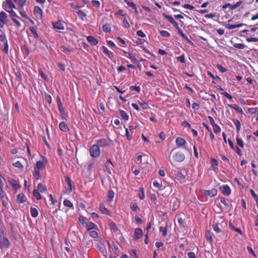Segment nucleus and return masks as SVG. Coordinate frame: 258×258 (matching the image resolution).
<instances>
[{"mask_svg":"<svg viewBox=\"0 0 258 258\" xmlns=\"http://www.w3.org/2000/svg\"><path fill=\"white\" fill-rule=\"evenodd\" d=\"M185 159L184 154L181 151L173 152L170 153L168 160L172 165L173 163L181 162Z\"/></svg>","mask_w":258,"mask_h":258,"instance_id":"nucleus-1","label":"nucleus"},{"mask_svg":"<svg viewBox=\"0 0 258 258\" xmlns=\"http://www.w3.org/2000/svg\"><path fill=\"white\" fill-rule=\"evenodd\" d=\"M223 222H224V220L222 216H215L212 224L213 230L217 233H220L221 230L219 225Z\"/></svg>","mask_w":258,"mask_h":258,"instance_id":"nucleus-2","label":"nucleus"},{"mask_svg":"<svg viewBox=\"0 0 258 258\" xmlns=\"http://www.w3.org/2000/svg\"><path fill=\"white\" fill-rule=\"evenodd\" d=\"M89 153L92 157L98 158L100 155V148L96 144L93 145L89 149Z\"/></svg>","mask_w":258,"mask_h":258,"instance_id":"nucleus-3","label":"nucleus"},{"mask_svg":"<svg viewBox=\"0 0 258 258\" xmlns=\"http://www.w3.org/2000/svg\"><path fill=\"white\" fill-rule=\"evenodd\" d=\"M174 27L177 30L178 34L181 37L184 39L188 44L194 45V43L190 40L183 33L182 30L179 27L178 24L175 21L174 23L172 24Z\"/></svg>","mask_w":258,"mask_h":258,"instance_id":"nucleus-4","label":"nucleus"},{"mask_svg":"<svg viewBox=\"0 0 258 258\" xmlns=\"http://www.w3.org/2000/svg\"><path fill=\"white\" fill-rule=\"evenodd\" d=\"M3 8L8 12L16 8L15 5L11 0H5L3 3Z\"/></svg>","mask_w":258,"mask_h":258,"instance_id":"nucleus-5","label":"nucleus"},{"mask_svg":"<svg viewBox=\"0 0 258 258\" xmlns=\"http://www.w3.org/2000/svg\"><path fill=\"white\" fill-rule=\"evenodd\" d=\"M111 140L109 138L100 139L96 141L97 145L100 147H106L110 145Z\"/></svg>","mask_w":258,"mask_h":258,"instance_id":"nucleus-6","label":"nucleus"},{"mask_svg":"<svg viewBox=\"0 0 258 258\" xmlns=\"http://www.w3.org/2000/svg\"><path fill=\"white\" fill-rule=\"evenodd\" d=\"M42 158H43V161H37L34 166V168L41 170H42L45 168L46 164L47 163V159L44 156H42Z\"/></svg>","mask_w":258,"mask_h":258,"instance_id":"nucleus-7","label":"nucleus"},{"mask_svg":"<svg viewBox=\"0 0 258 258\" xmlns=\"http://www.w3.org/2000/svg\"><path fill=\"white\" fill-rule=\"evenodd\" d=\"M8 13H10V17L11 20L15 23L17 26L18 27H21V23L16 19V18H19V16H17L16 13L13 10L8 12Z\"/></svg>","mask_w":258,"mask_h":258,"instance_id":"nucleus-8","label":"nucleus"},{"mask_svg":"<svg viewBox=\"0 0 258 258\" xmlns=\"http://www.w3.org/2000/svg\"><path fill=\"white\" fill-rule=\"evenodd\" d=\"M219 189L222 194L225 196H228L231 194V189L230 187L227 184L223 185L220 186Z\"/></svg>","mask_w":258,"mask_h":258,"instance_id":"nucleus-9","label":"nucleus"},{"mask_svg":"<svg viewBox=\"0 0 258 258\" xmlns=\"http://www.w3.org/2000/svg\"><path fill=\"white\" fill-rule=\"evenodd\" d=\"M34 14L38 19H41L42 17L43 11L38 6H35L34 8Z\"/></svg>","mask_w":258,"mask_h":258,"instance_id":"nucleus-10","label":"nucleus"},{"mask_svg":"<svg viewBox=\"0 0 258 258\" xmlns=\"http://www.w3.org/2000/svg\"><path fill=\"white\" fill-rule=\"evenodd\" d=\"M7 15L5 12L2 11L0 13V28H3L6 23Z\"/></svg>","mask_w":258,"mask_h":258,"instance_id":"nucleus-11","label":"nucleus"},{"mask_svg":"<svg viewBox=\"0 0 258 258\" xmlns=\"http://www.w3.org/2000/svg\"><path fill=\"white\" fill-rule=\"evenodd\" d=\"M10 245V242L7 237H4L0 241V247L7 248Z\"/></svg>","mask_w":258,"mask_h":258,"instance_id":"nucleus-12","label":"nucleus"},{"mask_svg":"<svg viewBox=\"0 0 258 258\" xmlns=\"http://www.w3.org/2000/svg\"><path fill=\"white\" fill-rule=\"evenodd\" d=\"M102 49L103 52L106 55H107L110 59H112L114 58V55L113 53L111 51H110V50H109L106 47L104 46H102Z\"/></svg>","mask_w":258,"mask_h":258,"instance_id":"nucleus-13","label":"nucleus"},{"mask_svg":"<svg viewBox=\"0 0 258 258\" xmlns=\"http://www.w3.org/2000/svg\"><path fill=\"white\" fill-rule=\"evenodd\" d=\"M175 144L178 147H180L185 146L186 144V142L184 139L178 137L175 140Z\"/></svg>","mask_w":258,"mask_h":258,"instance_id":"nucleus-14","label":"nucleus"},{"mask_svg":"<svg viewBox=\"0 0 258 258\" xmlns=\"http://www.w3.org/2000/svg\"><path fill=\"white\" fill-rule=\"evenodd\" d=\"M87 40L91 45L93 46L96 45L98 43V40L92 36H87Z\"/></svg>","mask_w":258,"mask_h":258,"instance_id":"nucleus-15","label":"nucleus"},{"mask_svg":"<svg viewBox=\"0 0 258 258\" xmlns=\"http://www.w3.org/2000/svg\"><path fill=\"white\" fill-rule=\"evenodd\" d=\"M53 27L55 29L62 30L64 29L63 24L60 21L52 23Z\"/></svg>","mask_w":258,"mask_h":258,"instance_id":"nucleus-16","label":"nucleus"},{"mask_svg":"<svg viewBox=\"0 0 258 258\" xmlns=\"http://www.w3.org/2000/svg\"><path fill=\"white\" fill-rule=\"evenodd\" d=\"M205 195L211 197H215L217 194V190L216 188H212L211 190H206L204 192Z\"/></svg>","mask_w":258,"mask_h":258,"instance_id":"nucleus-17","label":"nucleus"},{"mask_svg":"<svg viewBox=\"0 0 258 258\" xmlns=\"http://www.w3.org/2000/svg\"><path fill=\"white\" fill-rule=\"evenodd\" d=\"M9 182L15 189H18L20 187L19 182L13 178L9 179Z\"/></svg>","mask_w":258,"mask_h":258,"instance_id":"nucleus-18","label":"nucleus"},{"mask_svg":"<svg viewBox=\"0 0 258 258\" xmlns=\"http://www.w3.org/2000/svg\"><path fill=\"white\" fill-rule=\"evenodd\" d=\"M59 128L60 131L63 132H68L70 130L68 125L63 121L59 123Z\"/></svg>","mask_w":258,"mask_h":258,"instance_id":"nucleus-19","label":"nucleus"},{"mask_svg":"<svg viewBox=\"0 0 258 258\" xmlns=\"http://www.w3.org/2000/svg\"><path fill=\"white\" fill-rule=\"evenodd\" d=\"M228 106L232 109H234L239 114H241V115H242L243 114L242 109L240 107L238 106L237 105H236V104H229Z\"/></svg>","mask_w":258,"mask_h":258,"instance_id":"nucleus-20","label":"nucleus"},{"mask_svg":"<svg viewBox=\"0 0 258 258\" xmlns=\"http://www.w3.org/2000/svg\"><path fill=\"white\" fill-rule=\"evenodd\" d=\"M243 26H246V24L243 23H240L238 24H227L226 25V28L228 29L231 30L236 28H239Z\"/></svg>","mask_w":258,"mask_h":258,"instance_id":"nucleus-21","label":"nucleus"},{"mask_svg":"<svg viewBox=\"0 0 258 258\" xmlns=\"http://www.w3.org/2000/svg\"><path fill=\"white\" fill-rule=\"evenodd\" d=\"M26 201V197L23 193H20L17 196V201L18 203H23Z\"/></svg>","mask_w":258,"mask_h":258,"instance_id":"nucleus-22","label":"nucleus"},{"mask_svg":"<svg viewBox=\"0 0 258 258\" xmlns=\"http://www.w3.org/2000/svg\"><path fill=\"white\" fill-rule=\"evenodd\" d=\"M29 29L30 31V32H31V33L33 35V37L36 39H39V36L38 34V33L37 32L36 29L35 27H34L33 26H30V27H29Z\"/></svg>","mask_w":258,"mask_h":258,"instance_id":"nucleus-23","label":"nucleus"},{"mask_svg":"<svg viewBox=\"0 0 258 258\" xmlns=\"http://www.w3.org/2000/svg\"><path fill=\"white\" fill-rule=\"evenodd\" d=\"M143 236V231L141 228H136L135 231L134 238L138 239Z\"/></svg>","mask_w":258,"mask_h":258,"instance_id":"nucleus-24","label":"nucleus"},{"mask_svg":"<svg viewBox=\"0 0 258 258\" xmlns=\"http://www.w3.org/2000/svg\"><path fill=\"white\" fill-rule=\"evenodd\" d=\"M41 170L37 169L34 167V171L33 172V176L36 180H38L41 178L40 171Z\"/></svg>","mask_w":258,"mask_h":258,"instance_id":"nucleus-25","label":"nucleus"},{"mask_svg":"<svg viewBox=\"0 0 258 258\" xmlns=\"http://www.w3.org/2000/svg\"><path fill=\"white\" fill-rule=\"evenodd\" d=\"M119 114L124 121H127L129 119V116L125 111L119 110Z\"/></svg>","mask_w":258,"mask_h":258,"instance_id":"nucleus-26","label":"nucleus"},{"mask_svg":"<svg viewBox=\"0 0 258 258\" xmlns=\"http://www.w3.org/2000/svg\"><path fill=\"white\" fill-rule=\"evenodd\" d=\"M138 196L141 200H144L145 199V192L144 188L143 187L139 188L138 192Z\"/></svg>","mask_w":258,"mask_h":258,"instance_id":"nucleus-27","label":"nucleus"},{"mask_svg":"<svg viewBox=\"0 0 258 258\" xmlns=\"http://www.w3.org/2000/svg\"><path fill=\"white\" fill-rule=\"evenodd\" d=\"M123 52L124 53H126L128 55L127 57L129 58L130 59H131V60L133 63L138 62V60L135 58V56L134 55V54L132 53L127 52L125 51H124Z\"/></svg>","mask_w":258,"mask_h":258,"instance_id":"nucleus-28","label":"nucleus"},{"mask_svg":"<svg viewBox=\"0 0 258 258\" xmlns=\"http://www.w3.org/2000/svg\"><path fill=\"white\" fill-rule=\"evenodd\" d=\"M59 111L61 115L63 116V118H66L68 117V114L66 112L64 108L63 107V105L58 107Z\"/></svg>","mask_w":258,"mask_h":258,"instance_id":"nucleus-29","label":"nucleus"},{"mask_svg":"<svg viewBox=\"0 0 258 258\" xmlns=\"http://www.w3.org/2000/svg\"><path fill=\"white\" fill-rule=\"evenodd\" d=\"M33 196L34 198L37 200H40L42 199L41 195H40L39 191H38L37 189H34L33 190Z\"/></svg>","mask_w":258,"mask_h":258,"instance_id":"nucleus-30","label":"nucleus"},{"mask_svg":"<svg viewBox=\"0 0 258 258\" xmlns=\"http://www.w3.org/2000/svg\"><path fill=\"white\" fill-rule=\"evenodd\" d=\"M102 29H103V31L105 32H106V33L111 32V30L110 25L109 24H107V23L103 25L102 26Z\"/></svg>","mask_w":258,"mask_h":258,"instance_id":"nucleus-31","label":"nucleus"},{"mask_svg":"<svg viewBox=\"0 0 258 258\" xmlns=\"http://www.w3.org/2000/svg\"><path fill=\"white\" fill-rule=\"evenodd\" d=\"M38 191L43 192L46 190V187L41 183H38L37 185V189Z\"/></svg>","mask_w":258,"mask_h":258,"instance_id":"nucleus-32","label":"nucleus"},{"mask_svg":"<svg viewBox=\"0 0 258 258\" xmlns=\"http://www.w3.org/2000/svg\"><path fill=\"white\" fill-rule=\"evenodd\" d=\"M233 122L236 126L237 131L239 132L241 129V123L239 120L237 119H233Z\"/></svg>","mask_w":258,"mask_h":258,"instance_id":"nucleus-33","label":"nucleus"},{"mask_svg":"<svg viewBox=\"0 0 258 258\" xmlns=\"http://www.w3.org/2000/svg\"><path fill=\"white\" fill-rule=\"evenodd\" d=\"M124 1L125 3H126L127 4V5L132 8L133 9H134L136 12L137 13L138 12V10H137V7L136 6V5L133 3V2H129L128 0H123Z\"/></svg>","mask_w":258,"mask_h":258,"instance_id":"nucleus-34","label":"nucleus"},{"mask_svg":"<svg viewBox=\"0 0 258 258\" xmlns=\"http://www.w3.org/2000/svg\"><path fill=\"white\" fill-rule=\"evenodd\" d=\"M13 165L16 168H18L20 169L21 170H23L24 167L21 162H20L19 161H18L15 163H13Z\"/></svg>","mask_w":258,"mask_h":258,"instance_id":"nucleus-35","label":"nucleus"},{"mask_svg":"<svg viewBox=\"0 0 258 258\" xmlns=\"http://www.w3.org/2000/svg\"><path fill=\"white\" fill-rule=\"evenodd\" d=\"M77 15L80 17V18L83 20L86 17V14L84 12H83L82 10H79L77 12Z\"/></svg>","mask_w":258,"mask_h":258,"instance_id":"nucleus-36","label":"nucleus"},{"mask_svg":"<svg viewBox=\"0 0 258 258\" xmlns=\"http://www.w3.org/2000/svg\"><path fill=\"white\" fill-rule=\"evenodd\" d=\"M63 205L67 207L70 208H73V204L72 203L68 200H65L63 201Z\"/></svg>","mask_w":258,"mask_h":258,"instance_id":"nucleus-37","label":"nucleus"},{"mask_svg":"<svg viewBox=\"0 0 258 258\" xmlns=\"http://www.w3.org/2000/svg\"><path fill=\"white\" fill-rule=\"evenodd\" d=\"M86 226L88 228V230H91L94 229L96 225L92 222L86 223Z\"/></svg>","mask_w":258,"mask_h":258,"instance_id":"nucleus-38","label":"nucleus"},{"mask_svg":"<svg viewBox=\"0 0 258 258\" xmlns=\"http://www.w3.org/2000/svg\"><path fill=\"white\" fill-rule=\"evenodd\" d=\"M206 237L208 242H209L210 243L212 242V241H213L212 236V234L210 231H206Z\"/></svg>","mask_w":258,"mask_h":258,"instance_id":"nucleus-39","label":"nucleus"},{"mask_svg":"<svg viewBox=\"0 0 258 258\" xmlns=\"http://www.w3.org/2000/svg\"><path fill=\"white\" fill-rule=\"evenodd\" d=\"M212 127L213 128V131L215 134L219 133L221 132V128L218 124H215L213 125Z\"/></svg>","mask_w":258,"mask_h":258,"instance_id":"nucleus-40","label":"nucleus"},{"mask_svg":"<svg viewBox=\"0 0 258 258\" xmlns=\"http://www.w3.org/2000/svg\"><path fill=\"white\" fill-rule=\"evenodd\" d=\"M160 35L164 37H169L170 36V34L167 31L165 30H161L160 31Z\"/></svg>","mask_w":258,"mask_h":258,"instance_id":"nucleus-41","label":"nucleus"},{"mask_svg":"<svg viewBox=\"0 0 258 258\" xmlns=\"http://www.w3.org/2000/svg\"><path fill=\"white\" fill-rule=\"evenodd\" d=\"M164 17L166 19H167L172 24L173 23H174V22L175 21L174 20V19L173 18V17L171 16H169L167 15L164 14Z\"/></svg>","mask_w":258,"mask_h":258,"instance_id":"nucleus-42","label":"nucleus"},{"mask_svg":"<svg viewBox=\"0 0 258 258\" xmlns=\"http://www.w3.org/2000/svg\"><path fill=\"white\" fill-rule=\"evenodd\" d=\"M233 47L237 49H243L245 47V46L242 43H234Z\"/></svg>","mask_w":258,"mask_h":258,"instance_id":"nucleus-43","label":"nucleus"},{"mask_svg":"<svg viewBox=\"0 0 258 258\" xmlns=\"http://www.w3.org/2000/svg\"><path fill=\"white\" fill-rule=\"evenodd\" d=\"M236 140L238 146L240 147L241 148H243L244 147V144L242 140L239 138L236 137Z\"/></svg>","mask_w":258,"mask_h":258,"instance_id":"nucleus-44","label":"nucleus"},{"mask_svg":"<svg viewBox=\"0 0 258 258\" xmlns=\"http://www.w3.org/2000/svg\"><path fill=\"white\" fill-rule=\"evenodd\" d=\"M0 197L3 200L4 203L5 204V199L7 200V198L6 197L5 192L3 191V187H0Z\"/></svg>","mask_w":258,"mask_h":258,"instance_id":"nucleus-45","label":"nucleus"},{"mask_svg":"<svg viewBox=\"0 0 258 258\" xmlns=\"http://www.w3.org/2000/svg\"><path fill=\"white\" fill-rule=\"evenodd\" d=\"M114 191L112 190H109L108 192V199L109 201H111L114 198Z\"/></svg>","mask_w":258,"mask_h":258,"instance_id":"nucleus-46","label":"nucleus"},{"mask_svg":"<svg viewBox=\"0 0 258 258\" xmlns=\"http://www.w3.org/2000/svg\"><path fill=\"white\" fill-rule=\"evenodd\" d=\"M130 89L131 91H135L138 93L141 91V88L140 86H131L130 87Z\"/></svg>","mask_w":258,"mask_h":258,"instance_id":"nucleus-47","label":"nucleus"},{"mask_svg":"<svg viewBox=\"0 0 258 258\" xmlns=\"http://www.w3.org/2000/svg\"><path fill=\"white\" fill-rule=\"evenodd\" d=\"M15 75L16 76L17 78L19 80V81L21 82L22 80L21 71L18 70L16 72H15Z\"/></svg>","mask_w":258,"mask_h":258,"instance_id":"nucleus-48","label":"nucleus"},{"mask_svg":"<svg viewBox=\"0 0 258 258\" xmlns=\"http://www.w3.org/2000/svg\"><path fill=\"white\" fill-rule=\"evenodd\" d=\"M139 104L142 107L143 109H147L149 108V106L148 103L143 102H139Z\"/></svg>","mask_w":258,"mask_h":258,"instance_id":"nucleus-49","label":"nucleus"},{"mask_svg":"<svg viewBox=\"0 0 258 258\" xmlns=\"http://www.w3.org/2000/svg\"><path fill=\"white\" fill-rule=\"evenodd\" d=\"M177 60L180 62L182 63H184L185 62V55L184 54H182L181 55L177 57Z\"/></svg>","mask_w":258,"mask_h":258,"instance_id":"nucleus-50","label":"nucleus"},{"mask_svg":"<svg viewBox=\"0 0 258 258\" xmlns=\"http://www.w3.org/2000/svg\"><path fill=\"white\" fill-rule=\"evenodd\" d=\"M92 5L96 8H99L100 6V3L99 1L96 0H93L91 2Z\"/></svg>","mask_w":258,"mask_h":258,"instance_id":"nucleus-51","label":"nucleus"},{"mask_svg":"<svg viewBox=\"0 0 258 258\" xmlns=\"http://www.w3.org/2000/svg\"><path fill=\"white\" fill-rule=\"evenodd\" d=\"M153 186L155 187L161 188L162 185L157 180H154L153 183Z\"/></svg>","mask_w":258,"mask_h":258,"instance_id":"nucleus-52","label":"nucleus"},{"mask_svg":"<svg viewBox=\"0 0 258 258\" xmlns=\"http://www.w3.org/2000/svg\"><path fill=\"white\" fill-rule=\"evenodd\" d=\"M217 67L218 69L219 70V71L222 73L225 72L227 71V70L225 68L223 67L220 64L218 63L217 65Z\"/></svg>","mask_w":258,"mask_h":258,"instance_id":"nucleus-53","label":"nucleus"},{"mask_svg":"<svg viewBox=\"0 0 258 258\" xmlns=\"http://www.w3.org/2000/svg\"><path fill=\"white\" fill-rule=\"evenodd\" d=\"M246 41L248 42H258V38L256 37H248L246 39Z\"/></svg>","mask_w":258,"mask_h":258,"instance_id":"nucleus-54","label":"nucleus"},{"mask_svg":"<svg viewBox=\"0 0 258 258\" xmlns=\"http://www.w3.org/2000/svg\"><path fill=\"white\" fill-rule=\"evenodd\" d=\"M4 48L3 49L4 52L5 53H8V50H9V45L8 41L4 43Z\"/></svg>","mask_w":258,"mask_h":258,"instance_id":"nucleus-55","label":"nucleus"},{"mask_svg":"<svg viewBox=\"0 0 258 258\" xmlns=\"http://www.w3.org/2000/svg\"><path fill=\"white\" fill-rule=\"evenodd\" d=\"M122 25L124 28H128L130 27V24L126 19L124 18L122 22Z\"/></svg>","mask_w":258,"mask_h":258,"instance_id":"nucleus-56","label":"nucleus"},{"mask_svg":"<svg viewBox=\"0 0 258 258\" xmlns=\"http://www.w3.org/2000/svg\"><path fill=\"white\" fill-rule=\"evenodd\" d=\"M7 41L6 35L4 33L1 34L0 35V41L4 43Z\"/></svg>","mask_w":258,"mask_h":258,"instance_id":"nucleus-57","label":"nucleus"},{"mask_svg":"<svg viewBox=\"0 0 258 258\" xmlns=\"http://www.w3.org/2000/svg\"><path fill=\"white\" fill-rule=\"evenodd\" d=\"M26 0H19L18 5L20 8H23L24 6L25 5Z\"/></svg>","mask_w":258,"mask_h":258,"instance_id":"nucleus-58","label":"nucleus"},{"mask_svg":"<svg viewBox=\"0 0 258 258\" xmlns=\"http://www.w3.org/2000/svg\"><path fill=\"white\" fill-rule=\"evenodd\" d=\"M89 235L91 237L97 238L98 237V233L95 231H91L89 233Z\"/></svg>","mask_w":258,"mask_h":258,"instance_id":"nucleus-59","label":"nucleus"},{"mask_svg":"<svg viewBox=\"0 0 258 258\" xmlns=\"http://www.w3.org/2000/svg\"><path fill=\"white\" fill-rule=\"evenodd\" d=\"M45 100L47 101V102L50 104L52 102V99L51 97L49 94H46L45 95Z\"/></svg>","mask_w":258,"mask_h":258,"instance_id":"nucleus-60","label":"nucleus"},{"mask_svg":"<svg viewBox=\"0 0 258 258\" xmlns=\"http://www.w3.org/2000/svg\"><path fill=\"white\" fill-rule=\"evenodd\" d=\"M182 7L184 8L190 10H192L195 9V7L189 4H184L182 6Z\"/></svg>","mask_w":258,"mask_h":258,"instance_id":"nucleus-61","label":"nucleus"},{"mask_svg":"<svg viewBox=\"0 0 258 258\" xmlns=\"http://www.w3.org/2000/svg\"><path fill=\"white\" fill-rule=\"evenodd\" d=\"M60 48H61V50L63 52H71V50H70V49L68 47H67L66 46H64V45H62L61 47H60Z\"/></svg>","mask_w":258,"mask_h":258,"instance_id":"nucleus-62","label":"nucleus"},{"mask_svg":"<svg viewBox=\"0 0 258 258\" xmlns=\"http://www.w3.org/2000/svg\"><path fill=\"white\" fill-rule=\"evenodd\" d=\"M257 109V108H254V107L248 108V111L249 113L252 114H254L256 112Z\"/></svg>","mask_w":258,"mask_h":258,"instance_id":"nucleus-63","label":"nucleus"},{"mask_svg":"<svg viewBox=\"0 0 258 258\" xmlns=\"http://www.w3.org/2000/svg\"><path fill=\"white\" fill-rule=\"evenodd\" d=\"M137 34L138 36H139L141 37L144 38V37H146L145 34L142 30H138L137 32Z\"/></svg>","mask_w":258,"mask_h":258,"instance_id":"nucleus-64","label":"nucleus"}]
</instances>
